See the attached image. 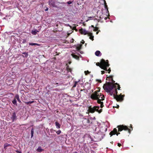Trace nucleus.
<instances>
[{
	"label": "nucleus",
	"instance_id": "obj_3",
	"mask_svg": "<svg viewBox=\"0 0 153 153\" xmlns=\"http://www.w3.org/2000/svg\"><path fill=\"white\" fill-rule=\"evenodd\" d=\"M100 108L99 106H94L93 108L91 107V106H90L88 108V110L91 113H94V112L95 111L98 112L99 113H101L102 111V109H100L99 110Z\"/></svg>",
	"mask_w": 153,
	"mask_h": 153
},
{
	"label": "nucleus",
	"instance_id": "obj_10",
	"mask_svg": "<svg viewBox=\"0 0 153 153\" xmlns=\"http://www.w3.org/2000/svg\"><path fill=\"white\" fill-rule=\"evenodd\" d=\"M107 126L103 124L101 126L99 131L104 134L107 131Z\"/></svg>",
	"mask_w": 153,
	"mask_h": 153
},
{
	"label": "nucleus",
	"instance_id": "obj_54",
	"mask_svg": "<svg viewBox=\"0 0 153 153\" xmlns=\"http://www.w3.org/2000/svg\"><path fill=\"white\" fill-rule=\"evenodd\" d=\"M73 153H78V152H73Z\"/></svg>",
	"mask_w": 153,
	"mask_h": 153
},
{
	"label": "nucleus",
	"instance_id": "obj_56",
	"mask_svg": "<svg viewBox=\"0 0 153 153\" xmlns=\"http://www.w3.org/2000/svg\"><path fill=\"white\" fill-rule=\"evenodd\" d=\"M98 33H99V32H98V31L97 32H96V34H98Z\"/></svg>",
	"mask_w": 153,
	"mask_h": 153
},
{
	"label": "nucleus",
	"instance_id": "obj_39",
	"mask_svg": "<svg viewBox=\"0 0 153 153\" xmlns=\"http://www.w3.org/2000/svg\"><path fill=\"white\" fill-rule=\"evenodd\" d=\"M105 73V71H101V74H104Z\"/></svg>",
	"mask_w": 153,
	"mask_h": 153
},
{
	"label": "nucleus",
	"instance_id": "obj_61",
	"mask_svg": "<svg viewBox=\"0 0 153 153\" xmlns=\"http://www.w3.org/2000/svg\"><path fill=\"white\" fill-rule=\"evenodd\" d=\"M83 90H84V89L83 90H81L80 91H82Z\"/></svg>",
	"mask_w": 153,
	"mask_h": 153
},
{
	"label": "nucleus",
	"instance_id": "obj_6",
	"mask_svg": "<svg viewBox=\"0 0 153 153\" xmlns=\"http://www.w3.org/2000/svg\"><path fill=\"white\" fill-rule=\"evenodd\" d=\"M105 136V134L99 131L96 135L95 137L98 141H100Z\"/></svg>",
	"mask_w": 153,
	"mask_h": 153
},
{
	"label": "nucleus",
	"instance_id": "obj_55",
	"mask_svg": "<svg viewBox=\"0 0 153 153\" xmlns=\"http://www.w3.org/2000/svg\"><path fill=\"white\" fill-rule=\"evenodd\" d=\"M100 19H97V20L98 21V22H99L100 21Z\"/></svg>",
	"mask_w": 153,
	"mask_h": 153
},
{
	"label": "nucleus",
	"instance_id": "obj_38",
	"mask_svg": "<svg viewBox=\"0 0 153 153\" xmlns=\"http://www.w3.org/2000/svg\"><path fill=\"white\" fill-rule=\"evenodd\" d=\"M96 81H98L100 83H101L102 82L101 80L97 79Z\"/></svg>",
	"mask_w": 153,
	"mask_h": 153
},
{
	"label": "nucleus",
	"instance_id": "obj_53",
	"mask_svg": "<svg viewBox=\"0 0 153 153\" xmlns=\"http://www.w3.org/2000/svg\"><path fill=\"white\" fill-rule=\"evenodd\" d=\"M60 3L61 4H65V2H62V3Z\"/></svg>",
	"mask_w": 153,
	"mask_h": 153
},
{
	"label": "nucleus",
	"instance_id": "obj_5",
	"mask_svg": "<svg viewBox=\"0 0 153 153\" xmlns=\"http://www.w3.org/2000/svg\"><path fill=\"white\" fill-rule=\"evenodd\" d=\"M101 93L100 94H98L97 91H95L92 94L91 96V98L93 100H97L100 99V97L102 96Z\"/></svg>",
	"mask_w": 153,
	"mask_h": 153
},
{
	"label": "nucleus",
	"instance_id": "obj_35",
	"mask_svg": "<svg viewBox=\"0 0 153 153\" xmlns=\"http://www.w3.org/2000/svg\"><path fill=\"white\" fill-rule=\"evenodd\" d=\"M94 17V16H90V17H88V18L89 19L88 20H87L86 21H88V20H90V19H91L92 18H93Z\"/></svg>",
	"mask_w": 153,
	"mask_h": 153
},
{
	"label": "nucleus",
	"instance_id": "obj_44",
	"mask_svg": "<svg viewBox=\"0 0 153 153\" xmlns=\"http://www.w3.org/2000/svg\"><path fill=\"white\" fill-rule=\"evenodd\" d=\"M103 18V17H102L101 16H100V19H102Z\"/></svg>",
	"mask_w": 153,
	"mask_h": 153
},
{
	"label": "nucleus",
	"instance_id": "obj_29",
	"mask_svg": "<svg viewBox=\"0 0 153 153\" xmlns=\"http://www.w3.org/2000/svg\"><path fill=\"white\" fill-rule=\"evenodd\" d=\"M22 53L23 54L25 55V57H27V56H28V52H24V53Z\"/></svg>",
	"mask_w": 153,
	"mask_h": 153
},
{
	"label": "nucleus",
	"instance_id": "obj_12",
	"mask_svg": "<svg viewBox=\"0 0 153 153\" xmlns=\"http://www.w3.org/2000/svg\"><path fill=\"white\" fill-rule=\"evenodd\" d=\"M16 114V112L14 111L12 114L11 118L13 122L17 118Z\"/></svg>",
	"mask_w": 153,
	"mask_h": 153
},
{
	"label": "nucleus",
	"instance_id": "obj_7",
	"mask_svg": "<svg viewBox=\"0 0 153 153\" xmlns=\"http://www.w3.org/2000/svg\"><path fill=\"white\" fill-rule=\"evenodd\" d=\"M118 128V131H121L123 130H128V132L130 133L131 132V130L129 129L127 126L123 125L119 126L117 127Z\"/></svg>",
	"mask_w": 153,
	"mask_h": 153
},
{
	"label": "nucleus",
	"instance_id": "obj_37",
	"mask_svg": "<svg viewBox=\"0 0 153 153\" xmlns=\"http://www.w3.org/2000/svg\"><path fill=\"white\" fill-rule=\"evenodd\" d=\"M98 30V28L96 27V29H95V28L94 29V31H96L97 30Z\"/></svg>",
	"mask_w": 153,
	"mask_h": 153
},
{
	"label": "nucleus",
	"instance_id": "obj_23",
	"mask_svg": "<svg viewBox=\"0 0 153 153\" xmlns=\"http://www.w3.org/2000/svg\"><path fill=\"white\" fill-rule=\"evenodd\" d=\"M71 55L72 56H73V58L76 59H79V57L78 56L74 54H71Z\"/></svg>",
	"mask_w": 153,
	"mask_h": 153
},
{
	"label": "nucleus",
	"instance_id": "obj_43",
	"mask_svg": "<svg viewBox=\"0 0 153 153\" xmlns=\"http://www.w3.org/2000/svg\"><path fill=\"white\" fill-rule=\"evenodd\" d=\"M111 79H112V82L113 83H114L115 82V81H114V80H113L112 78H111Z\"/></svg>",
	"mask_w": 153,
	"mask_h": 153
},
{
	"label": "nucleus",
	"instance_id": "obj_59",
	"mask_svg": "<svg viewBox=\"0 0 153 153\" xmlns=\"http://www.w3.org/2000/svg\"><path fill=\"white\" fill-rule=\"evenodd\" d=\"M91 27H94V26L93 25H91Z\"/></svg>",
	"mask_w": 153,
	"mask_h": 153
},
{
	"label": "nucleus",
	"instance_id": "obj_13",
	"mask_svg": "<svg viewBox=\"0 0 153 153\" xmlns=\"http://www.w3.org/2000/svg\"><path fill=\"white\" fill-rule=\"evenodd\" d=\"M79 31L82 34H83L84 35H86L87 34L88 35V33H89L88 31H87L85 29H83L82 28L79 30Z\"/></svg>",
	"mask_w": 153,
	"mask_h": 153
},
{
	"label": "nucleus",
	"instance_id": "obj_32",
	"mask_svg": "<svg viewBox=\"0 0 153 153\" xmlns=\"http://www.w3.org/2000/svg\"><path fill=\"white\" fill-rule=\"evenodd\" d=\"M113 91L114 92L115 94H116V95H118L117 94V91L116 89H115L114 90V91Z\"/></svg>",
	"mask_w": 153,
	"mask_h": 153
},
{
	"label": "nucleus",
	"instance_id": "obj_4",
	"mask_svg": "<svg viewBox=\"0 0 153 153\" xmlns=\"http://www.w3.org/2000/svg\"><path fill=\"white\" fill-rule=\"evenodd\" d=\"M110 93V94L111 96H113L114 99H116L117 101H122L123 100V95H115L114 94V92L113 91L112 92H111V91Z\"/></svg>",
	"mask_w": 153,
	"mask_h": 153
},
{
	"label": "nucleus",
	"instance_id": "obj_57",
	"mask_svg": "<svg viewBox=\"0 0 153 153\" xmlns=\"http://www.w3.org/2000/svg\"><path fill=\"white\" fill-rule=\"evenodd\" d=\"M84 43H85V42H82V44H84Z\"/></svg>",
	"mask_w": 153,
	"mask_h": 153
},
{
	"label": "nucleus",
	"instance_id": "obj_1",
	"mask_svg": "<svg viewBox=\"0 0 153 153\" xmlns=\"http://www.w3.org/2000/svg\"><path fill=\"white\" fill-rule=\"evenodd\" d=\"M107 62H106L105 60L103 59H102L100 62V63L98 62L96 63V65L97 66H99L102 69L107 71V67L109 66V64L108 62V61L107 60Z\"/></svg>",
	"mask_w": 153,
	"mask_h": 153
},
{
	"label": "nucleus",
	"instance_id": "obj_2",
	"mask_svg": "<svg viewBox=\"0 0 153 153\" xmlns=\"http://www.w3.org/2000/svg\"><path fill=\"white\" fill-rule=\"evenodd\" d=\"M114 86L110 82H108L107 84H104L103 88L107 92H110L112 90L115 88Z\"/></svg>",
	"mask_w": 153,
	"mask_h": 153
},
{
	"label": "nucleus",
	"instance_id": "obj_19",
	"mask_svg": "<svg viewBox=\"0 0 153 153\" xmlns=\"http://www.w3.org/2000/svg\"><path fill=\"white\" fill-rule=\"evenodd\" d=\"M15 98H16L18 100V101L20 103L21 102V101L20 100L19 95L18 94H16L15 96Z\"/></svg>",
	"mask_w": 153,
	"mask_h": 153
},
{
	"label": "nucleus",
	"instance_id": "obj_50",
	"mask_svg": "<svg viewBox=\"0 0 153 153\" xmlns=\"http://www.w3.org/2000/svg\"><path fill=\"white\" fill-rule=\"evenodd\" d=\"M107 17H105L104 18V19L105 20H107Z\"/></svg>",
	"mask_w": 153,
	"mask_h": 153
},
{
	"label": "nucleus",
	"instance_id": "obj_21",
	"mask_svg": "<svg viewBox=\"0 0 153 153\" xmlns=\"http://www.w3.org/2000/svg\"><path fill=\"white\" fill-rule=\"evenodd\" d=\"M29 45L32 46L37 45L39 46H40V44L36 43H29Z\"/></svg>",
	"mask_w": 153,
	"mask_h": 153
},
{
	"label": "nucleus",
	"instance_id": "obj_45",
	"mask_svg": "<svg viewBox=\"0 0 153 153\" xmlns=\"http://www.w3.org/2000/svg\"><path fill=\"white\" fill-rule=\"evenodd\" d=\"M48 8L47 7L46 8L45 10V11H48Z\"/></svg>",
	"mask_w": 153,
	"mask_h": 153
},
{
	"label": "nucleus",
	"instance_id": "obj_30",
	"mask_svg": "<svg viewBox=\"0 0 153 153\" xmlns=\"http://www.w3.org/2000/svg\"><path fill=\"white\" fill-rule=\"evenodd\" d=\"M56 133L58 134H59L61 133V130H58L56 131Z\"/></svg>",
	"mask_w": 153,
	"mask_h": 153
},
{
	"label": "nucleus",
	"instance_id": "obj_11",
	"mask_svg": "<svg viewBox=\"0 0 153 153\" xmlns=\"http://www.w3.org/2000/svg\"><path fill=\"white\" fill-rule=\"evenodd\" d=\"M41 27L40 26H39L38 27V28H39L38 30H37L36 29H34L33 30H32L31 33L34 35H36L37 33L38 32H39L41 29Z\"/></svg>",
	"mask_w": 153,
	"mask_h": 153
},
{
	"label": "nucleus",
	"instance_id": "obj_24",
	"mask_svg": "<svg viewBox=\"0 0 153 153\" xmlns=\"http://www.w3.org/2000/svg\"><path fill=\"white\" fill-rule=\"evenodd\" d=\"M16 99V98H15L12 101V102L13 104L14 105L17 106V101Z\"/></svg>",
	"mask_w": 153,
	"mask_h": 153
},
{
	"label": "nucleus",
	"instance_id": "obj_25",
	"mask_svg": "<svg viewBox=\"0 0 153 153\" xmlns=\"http://www.w3.org/2000/svg\"><path fill=\"white\" fill-rule=\"evenodd\" d=\"M43 150L42 149L40 146L38 147L37 149V151L39 152H42Z\"/></svg>",
	"mask_w": 153,
	"mask_h": 153
},
{
	"label": "nucleus",
	"instance_id": "obj_36",
	"mask_svg": "<svg viewBox=\"0 0 153 153\" xmlns=\"http://www.w3.org/2000/svg\"><path fill=\"white\" fill-rule=\"evenodd\" d=\"M76 48L78 51H79V50H80V48L79 46H78L76 47Z\"/></svg>",
	"mask_w": 153,
	"mask_h": 153
},
{
	"label": "nucleus",
	"instance_id": "obj_48",
	"mask_svg": "<svg viewBox=\"0 0 153 153\" xmlns=\"http://www.w3.org/2000/svg\"><path fill=\"white\" fill-rule=\"evenodd\" d=\"M78 82H75L74 84L76 85Z\"/></svg>",
	"mask_w": 153,
	"mask_h": 153
},
{
	"label": "nucleus",
	"instance_id": "obj_64",
	"mask_svg": "<svg viewBox=\"0 0 153 153\" xmlns=\"http://www.w3.org/2000/svg\"><path fill=\"white\" fill-rule=\"evenodd\" d=\"M87 73H89V71H87Z\"/></svg>",
	"mask_w": 153,
	"mask_h": 153
},
{
	"label": "nucleus",
	"instance_id": "obj_26",
	"mask_svg": "<svg viewBox=\"0 0 153 153\" xmlns=\"http://www.w3.org/2000/svg\"><path fill=\"white\" fill-rule=\"evenodd\" d=\"M56 131L55 130H53V129H50V132H51V134H54L55 132Z\"/></svg>",
	"mask_w": 153,
	"mask_h": 153
},
{
	"label": "nucleus",
	"instance_id": "obj_17",
	"mask_svg": "<svg viewBox=\"0 0 153 153\" xmlns=\"http://www.w3.org/2000/svg\"><path fill=\"white\" fill-rule=\"evenodd\" d=\"M88 36H90L89 38L92 40L93 41L94 39V36L92 35V33H89L88 35Z\"/></svg>",
	"mask_w": 153,
	"mask_h": 153
},
{
	"label": "nucleus",
	"instance_id": "obj_34",
	"mask_svg": "<svg viewBox=\"0 0 153 153\" xmlns=\"http://www.w3.org/2000/svg\"><path fill=\"white\" fill-rule=\"evenodd\" d=\"M15 152L17 153H22L21 151H19L18 150H15Z\"/></svg>",
	"mask_w": 153,
	"mask_h": 153
},
{
	"label": "nucleus",
	"instance_id": "obj_33",
	"mask_svg": "<svg viewBox=\"0 0 153 153\" xmlns=\"http://www.w3.org/2000/svg\"><path fill=\"white\" fill-rule=\"evenodd\" d=\"M104 106L103 105V102H102L100 104V107L101 108H103V107Z\"/></svg>",
	"mask_w": 153,
	"mask_h": 153
},
{
	"label": "nucleus",
	"instance_id": "obj_49",
	"mask_svg": "<svg viewBox=\"0 0 153 153\" xmlns=\"http://www.w3.org/2000/svg\"><path fill=\"white\" fill-rule=\"evenodd\" d=\"M76 86V85L74 84V85L73 86V87H75Z\"/></svg>",
	"mask_w": 153,
	"mask_h": 153
},
{
	"label": "nucleus",
	"instance_id": "obj_8",
	"mask_svg": "<svg viewBox=\"0 0 153 153\" xmlns=\"http://www.w3.org/2000/svg\"><path fill=\"white\" fill-rule=\"evenodd\" d=\"M49 4L51 7H55L57 8H61L60 7H58V6L56 5V1L53 0H49L48 1Z\"/></svg>",
	"mask_w": 153,
	"mask_h": 153
},
{
	"label": "nucleus",
	"instance_id": "obj_47",
	"mask_svg": "<svg viewBox=\"0 0 153 153\" xmlns=\"http://www.w3.org/2000/svg\"><path fill=\"white\" fill-rule=\"evenodd\" d=\"M108 71H109V72H108V73H110V71H111V69L109 68V69L108 70Z\"/></svg>",
	"mask_w": 153,
	"mask_h": 153
},
{
	"label": "nucleus",
	"instance_id": "obj_46",
	"mask_svg": "<svg viewBox=\"0 0 153 153\" xmlns=\"http://www.w3.org/2000/svg\"><path fill=\"white\" fill-rule=\"evenodd\" d=\"M120 134V133H119V132H118V133H117L116 134H117V136H118V134Z\"/></svg>",
	"mask_w": 153,
	"mask_h": 153
},
{
	"label": "nucleus",
	"instance_id": "obj_15",
	"mask_svg": "<svg viewBox=\"0 0 153 153\" xmlns=\"http://www.w3.org/2000/svg\"><path fill=\"white\" fill-rule=\"evenodd\" d=\"M47 133H48L49 135L51 136V137H56V134H51V132H50V129H46Z\"/></svg>",
	"mask_w": 153,
	"mask_h": 153
},
{
	"label": "nucleus",
	"instance_id": "obj_52",
	"mask_svg": "<svg viewBox=\"0 0 153 153\" xmlns=\"http://www.w3.org/2000/svg\"><path fill=\"white\" fill-rule=\"evenodd\" d=\"M120 85H119V86H118V90H120Z\"/></svg>",
	"mask_w": 153,
	"mask_h": 153
},
{
	"label": "nucleus",
	"instance_id": "obj_63",
	"mask_svg": "<svg viewBox=\"0 0 153 153\" xmlns=\"http://www.w3.org/2000/svg\"><path fill=\"white\" fill-rule=\"evenodd\" d=\"M87 73H89V71H87Z\"/></svg>",
	"mask_w": 153,
	"mask_h": 153
},
{
	"label": "nucleus",
	"instance_id": "obj_20",
	"mask_svg": "<svg viewBox=\"0 0 153 153\" xmlns=\"http://www.w3.org/2000/svg\"><path fill=\"white\" fill-rule=\"evenodd\" d=\"M55 125L56 128H60V125L59 123L57 122L56 121L55 122Z\"/></svg>",
	"mask_w": 153,
	"mask_h": 153
},
{
	"label": "nucleus",
	"instance_id": "obj_40",
	"mask_svg": "<svg viewBox=\"0 0 153 153\" xmlns=\"http://www.w3.org/2000/svg\"><path fill=\"white\" fill-rule=\"evenodd\" d=\"M105 8H107L108 12V9L107 6V5H105Z\"/></svg>",
	"mask_w": 153,
	"mask_h": 153
},
{
	"label": "nucleus",
	"instance_id": "obj_9",
	"mask_svg": "<svg viewBox=\"0 0 153 153\" xmlns=\"http://www.w3.org/2000/svg\"><path fill=\"white\" fill-rule=\"evenodd\" d=\"M82 122L83 125L85 126H89L91 123L90 120L88 119L85 118H83Z\"/></svg>",
	"mask_w": 153,
	"mask_h": 153
},
{
	"label": "nucleus",
	"instance_id": "obj_58",
	"mask_svg": "<svg viewBox=\"0 0 153 153\" xmlns=\"http://www.w3.org/2000/svg\"><path fill=\"white\" fill-rule=\"evenodd\" d=\"M115 85H118V83H115Z\"/></svg>",
	"mask_w": 153,
	"mask_h": 153
},
{
	"label": "nucleus",
	"instance_id": "obj_14",
	"mask_svg": "<svg viewBox=\"0 0 153 153\" xmlns=\"http://www.w3.org/2000/svg\"><path fill=\"white\" fill-rule=\"evenodd\" d=\"M117 132V130L116 128H114L113 130L110 132L109 134L111 135V137L113 135H115Z\"/></svg>",
	"mask_w": 153,
	"mask_h": 153
},
{
	"label": "nucleus",
	"instance_id": "obj_62",
	"mask_svg": "<svg viewBox=\"0 0 153 153\" xmlns=\"http://www.w3.org/2000/svg\"><path fill=\"white\" fill-rule=\"evenodd\" d=\"M94 20H97V19L96 18Z\"/></svg>",
	"mask_w": 153,
	"mask_h": 153
},
{
	"label": "nucleus",
	"instance_id": "obj_28",
	"mask_svg": "<svg viewBox=\"0 0 153 153\" xmlns=\"http://www.w3.org/2000/svg\"><path fill=\"white\" fill-rule=\"evenodd\" d=\"M34 102V101H29L28 102H25V103L27 105H30Z\"/></svg>",
	"mask_w": 153,
	"mask_h": 153
},
{
	"label": "nucleus",
	"instance_id": "obj_51",
	"mask_svg": "<svg viewBox=\"0 0 153 153\" xmlns=\"http://www.w3.org/2000/svg\"><path fill=\"white\" fill-rule=\"evenodd\" d=\"M100 91V90H98L97 91H97V93L98 92H99Z\"/></svg>",
	"mask_w": 153,
	"mask_h": 153
},
{
	"label": "nucleus",
	"instance_id": "obj_18",
	"mask_svg": "<svg viewBox=\"0 0 153 153\" xmlns=\"http://www.w3.org/2000/svg\"><path fill=\"white\" fill-rule=\"evenodd\" d=\"M95 54L96 56H100L102 55L101 52L99 51H97L95 52Z\"/></svg>",
	"mask_w": 153,
	"mask_h": 153
},
{
	"label": "nucleus",
	"instance_id": "obj_27",
	"mask_svg": "<svg viewBox=\"0 0 153 153\" xmlns=\"http://www.w3.org/2000/svg\"><path fill=\"white\" fill-rule=\"evenodd\" d=\"M31 138L33 136L34 133V129L33 128H32L31 130Z\"/></svg>",
	"mask_w": 153,
	"mask_h": 153
},
{
	"label": "nucleus",
	"instance_id": "obj_42",
	"mask_svg": "<svg viewBox=\"0 0 153 153\" xmlns=\"http://www.w3.org/2000/svg\"><path fill=\"white\" fill-rule=\"evenodd\" d=\"M119 107V105H117L116 106H115V107L117 108H118Z\"/></svg>",
	"mask_w": 153,
	"mask_h": 153
},
{
	"label": "nucleus",
	"instance_id": "obj_31",
	"mask_svg": "<svg viewBox=\"0 0 153 153\" xmlns=\"http://www.w3.org/2000/svg\"><path fill=\"white\" fill-rule=\"evenodd\" d=\"M73 1V0L72 1H68L67 2V3L68 4H72Z\"/></svg>",
	"mask_w": 153,
	"mask_h": 153
},
{
	"label": "nucleus",
	"instance_id": "obj_60",
	"mask_svg": "<svg viewBox=\"0 0 153 153\" xmlns=\"http://www.w3.org/2000/svg\"><path fill=\"white\" fill-rule=\"evenodd\" d=\"M96 129H97V127H96L95 129V131H96Z\"/></svg>",
	"mask_w": 153,
	"mask_h": 153
},
{
	"label": "nucleus",
	"instance_id": "obj_16",
	"mask_svg": "<svg viewBox=\"0 0 153 153\" xmlns=\"http://www.w3.org/2000/svg\"><path fill=\"white\" fill-rule=\"evenodd\" d=\"M104 97V95H102V97H101V99H98L97 100V102L99 104H101L102 103V102H101V101H103L104 100V99L103 98Z\"/></svg>",
	"mask_w": 153,
	"mask_h": 153
},
{
	"label": "nucleus",
	"instance_id": "obj_22",
	"mask_svg": "<svg viewBox=\"0 0 153 153\" xmlns=\"http://www.w3.org/2000/svg\"><path fill=\"white\" fill-rule=\"evenodd\" d=\"M4 149L6 150L7 149V147L10 146L11 145L10 144H8V143H6L4 144Z\"/></svg>",
	"mask_w": 153,
	"mask_h": 153
},
{
	"label": "nucleus",
	"instance_id": "obj_41",
	"mask_svg": "<svg viewBox=\"0 0 153 153\" xmlns=\"http://www.w3.org/2000/svg\"><path fill=\"white\" fill-rule=\"evenodd\" d=\"M121 146V144L120 143H118V146L119 147H120Z\"/></svg>",
	"mask_w": 153,
	"mask_h": 153
}]
</instances>
